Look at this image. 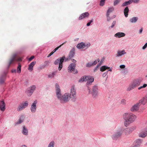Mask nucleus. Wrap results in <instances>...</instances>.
Masks as SVG:
<instances>
[{
    "instance_id": "obj_19",
    "label": "nucleus",
    "mask_w": 147,
    "mask_h": 147,
    "mask_svg": "<svg viewBox=\"0 0 147 147\" xmlns=\"http://www.w3.org/2000/svg\"><path fill=\"white\" fill-rule=\"evenodd\" d=\"M142 140L141 139H138L136 140L134 142V147H139L141 144Z\"/></svg>"
},
{
    "instance_id": "obj_59",
    "label": "nucleus",
    "mask_w": 147,
    "mask_h": 147,
    "mask_svg": "<svg viewBox=\"0 0 147 147\" xmlns=\"http://www.w3.org/2000/svg\"><path fill=\"white\" fill-rule=\"evenodd\" d=\"M71 59V58H69V56H68V57H67L66 58H65L64 61H69V59Z\"/></svg>"
},
{
    "instance_id": "obj_36",
    "label": "nucleus",
    "mask_w": 147,
    "mask_h": 147,
    "mask_svg": "<svg viewBox=\"0 0 147 147\" xmlns=\"http://www.w3.org/2000/svg\"><path fill=\"white\" fill-rule=\"evenodd\" d=\"M5 77V75H4L0 78V84H2L4 82Z\"/></svg>"
},
{
    "instance_id": "obj_55",
    "label": "nucleus",
    "mask_w": 147,
    "mask_h": 147,
    "mask_svg": "<svg viewBox=\"0 0 147 147\" xmlns=\"http://www.w3.org/2000/svg\"><path fill=\"white\" fill-rule=\"evenodd\" d=\"M120 67L121 69H124L125 67V65H121L120 66Z\"/></svg>"
},
{
    "instance_id": "obj_50",
    "label": "nucleus",
    "mask_w": 147,
    "mask_h": 147,
    "mask_svg": "<svg viewBox=\"0 0 147 147\" xmlns=\"http://www.w3.org/2000/svg\"><path fill=\"white\" fill-rule=\"evenodd\" d=\"M109 71H107V72L103 73L102 74V76L104 78L107 76L108 74Z\"/></svg>"
},
{
    "instance_id": "obj_23",
    "label": "nucleus",
    "mask_w": 147,
    "mask_h": 147,
    "mask_svg": "<svg viewBox=\"0 0 147 147\" xmlns=\"http://www.w3.org/2000/svg\"><path fill=\"white\" fill-rule=\"evenodd\" d=\"M36 63V62L35 61H33L29 65L28 69L30 71H31L33 70V67Z\"/></svg>"
},
{
    "instance_id": "obj_38",
    "label": "nucleus",
    "mask_w": 147,
    "mask_h": 147,
    "mask_svg": "<svg viewBox=\"0 0 147 147\" xmlns=\"http://www.w3.org/2000/svg\"><path fill=\"white\" fill-rule=\"evenodd\" d=\"M84 48H85L86 49L88 48L90 46V44L89 42H88L86 43H84Z\"/></svg>"
},
{
    "instance_id": "obj_28",
    "label": "nucleus",
    "mask_w": 147,
    "mask_h": 147,
    "mask_svg": "<svg viewBox=\"0 0 147 147\" xmlns=\"http://www.w3.org/2000/svg\"><path fill=\"white\" fill-rule=\"evenodd\" d=\"M131 0H129L128 1H125L121 5V7H124L130 5L131 3Z\"/></svg>"
},
{
    "instance_id": "obj_53",
    "label": "nucleus",
    "mask_w": 147,
    "mask_h": 147,
    "mask_svg": "<svg viewBox=\"0 0 147 147\" xmlns=\"http://www.w3.org/2000/svg\"><path fill=\"white\" fill-rule=\"evenodd\" d=\"M121 102L123 105H125L126 103V100L124 99H122L121 100Z\"/></svg>"
},
{
    "instance_id": "obj_31",
    "label": "nucleus",
    "mask_w": 147,
    "mask_h": 147,
    "mask_svg": "<svg viewBox=\"0 0 147 147\" xmlns=\"http://www.w3.org/2000/svg\"><path fill=\"white\" fill-rule=\"evenodd\" d=\"M114 10V8L113 7L109 8L107 11L106 14L110 15V13L113 11Z\"/></svg>"
},
{
    "instance_id": "obj_5",
    "label": "nucleus",
    "mask_w": 147,
    "mask_h": 147,
    "mask_svg": "<svg viewBox=\"0 0 147 147\" xmlns=\"http://www.w3.org/2000/svg\"><path fill=\"white\" fill-rule=\"evenodd\" d=\"M65 57L64 56L57 59L54 62V64L56 65L59 64L58 70L60 71L63 67V63L64 61Z\"/></svg>"
},
{
    "instance_id": "obj_27",
    "label": "nucleus",
    "mask_w": 147,
    "mask_h": 147,
    "mask_svg": "<svg viewBox=\"0 0 147 147\" xmlns=\"http://www.w3.org/2000/svg\"><path fill=\"white\" fill-rule=\"evenodd\" d=\"M24 119V116H22L20 117V119L16 123V125H18L21 123L23 122Z\"/></svg>"
},
{
    "instance_id": "obj_25",
    "label": "nucleus",
    "mask_w": 147,
    "mask_h": 147,
    "mask_svg": "<svg viewBox=\"0 0 147 147\" xmlns=\"http://www.w3.org/2000/svg\"><path fill=\"white\" fill-rule=\"evenodd\" d=\"M84 43L83 42H81L78 43L76 46L77 48L79 49H83L85 48Z\"/></svg>"
},
{
    "instance_id": "obj_29",
    "label": "nucleus",
    "mask_w": 147,
    "mask_h": 147,
    "mask_svg": "<svg viewBox=\"0 0 147 147\" xmlns=\"http://www.w3.org/2000/svg\"><path fill=\"white\" fill-rule=\"evenodd\" d=\"M129 11V8L128 7H126L124 9V13L125 17H128Z\"/></svg>"
},
{
    "instance_id": "obj_60",
    "label": "nucleus",
    "mask_w": 147,
    "mask_h": 147,
    "mask_svg": "<svg viewBox=\"0 0 147 147\" xmlns=\"http://www.w3.org/2000/svg\"><path fill=\"white\" fill-rule=\"evenodd\" d=\"M54 53L52 51L48 56L47 57H49L52 55Z\"/></svg>"
},
{
    "instance_id": "obj_56",
    "label": "nucleus",
    "mask_w": 147,
    "mask_h": 147,
    "mask_svg": "<svg viewBox=\"0 0 147 147\" xmlns=\"http://www.w3.org/2000/svg\"><path fill=\"white\" fill-rule=\"evenodd\" d=\"M71 61H72V63H74V64H76V61L74 59H71Z\"/></svg>"
},
{
    "instance_id": "obj_35",
    "label": "nucleus",
    "mask_w": 147,
    "mask_h": 147,
    "mask_svg": "<svg viewBox=\"0 0 147 147\" xmlns=\"http://www.w3.org/2000/svg\"><path fill=\"white\" fill-rule=\"evenodd\" d=\"M136 127L135 126H132L128 128V131L129 133L131 132L132 131L136 129Z\"/></svg>"
},
{
    "instance_id": "obj_16",
    "label": "nucleus",
    "mask_w": 147,
    "mask_h": 147,
    "mask_svg": "<svg viewBox=\"0 0 147 147\" xmlns=\"http://www.w3.org/2000/svg\"><path fill=\"white\" fill-rule=\"evenodd\" d=\"M88 77L86 80L87 83L86 84V86L90 85L94 81V79L93 77L90 76H87Z\"/></svg>"
},
{
    "instance_id": "obj_13",
    "label": "nucleus",
    "mask_w": 147,
    "mask_h": 147,
    "mask_svg": "<svg viewBox=\"0 0 147 147\" xmlns=\"http://www.w3.org/2000/svg\"><path fill=\"white\" fill-rule=\"evenodd\" d=\"M141 104L138 102L133 105L130 108V110L132 112H136L138 111Z\"/></svg>"
},
{
    "instance_id": "obj_30",
    "label": "nucleus",
    "mask_w": 147,
    "mask_h": 147,
    "mask_svg": "<svg viewBox=\"0 0 147 147\" xmlns=\"http://www.w3.org/2000/svg\"><path fill=\"white\" fill-rule=\"evenodd\" d=\"M56 71H54L52 73H50L48 75V77L50 78H53L56 75Z\"/></svg>"
},
{
    "instance_id": "obj_44",
    "label": "nucleus",
    "mask_w": 147,
    "mask_h": 147,
    "mask_svg": "<svg viewBox=\"0 0 147 147\" xmlns=\"http://www.w3.org/2000/svg\"><path fill=\"white\" fill-rule=\"evenodd\" d=\"M50 62L49 61H47L45 62L44 65H45V67H46L49 65Z\"/></svg>"
},
{
    "instance_id": "obj_57",
    "label": "nucleus",
    "mask_w": 147,
    "mask_h": 147,
    "mask_svg": "<svg viewBox=\"0 0 147 147\" xmlns=\"http://www.w3.org/2000/svg\"><path fill=\"white\" fill-rule=\"evenodd\" d=\"M34 58V56H31L28 59V60L29 61H30L32 60Z\"/></svg>"
},
{
    "instance_id": "obj_52",
    "label": "nucleus",
    "mask_w": 147,
    "mask_h": 147,
    "mask_svg": "<svg viewBox=\"0 0 147 147\" xmlns=\"http://www.w3.org/2000/svg\"><path fill=\"white\" fill-rule=\"evenodd\" d=\"M147 47V42L142 47V49L143 50L145 49Z\"/></svg>"
},
{
    "instance_id": "obj_41",
    "label": "nucleus",
    "mask_w": 147,
    "mask_h": 147,
    "mask_svg": "<svg viewBox=\"0 0 147 147\" xmlns=\"http://www.w3.org/2000/svg\"><path fill=\"white\" fill-rule=\"evenodd\" d=\"M92 66H93V63H92V62H91L87 63L86 64V67H91Z\"/></svg>"
},
{
    "instance_id": "obj_47",
    "label": "nucleus",
    "mask_w": 147,
    "mask_h": 147,
    "mask_svg": "<svg viewBox=\"0 0 147 147\" xmlns=\"http://www.w3.org/2000/svg\"><path fill=\"white\" fill-rule=\"evenodd\" d=\"M100 61V59H97L95 61L93 62L92 63H93V66L96 65L97 62H99Z\"/></svg>"
},
{
    "instance_id": "obj_39",
    "label": "nucleus",
    "mask_w": 147,
    "mask_h": 147,
    "mask_svg": "<svg viewBox=\"0 0 147 147\" xmlns=\"http://www.w3.org/2000/svg\"><path fill=\"white\" fill-rule=\"evenodd\" d=\"M66 42H65L64 43H63L61 45H60L59 46L57 47H56L55 49L52 52L54 53L62 45H63L64 44H65L66 43Z\"/></svg>"
},
{
    "instance_id": "obj_58",
    "label": "nucleus",
    "mask_w": 147,
    "mask_h": 147,
    "mask_svg": "<svg viewBox=\"0 0 147 147\" xmlns=\"http://www.w3.org/2000/svg\"><path fill=\"white\" fill-rule=\"evenodd\" d=\"M143 29L142 28H141L139 30V34H141L142 33L143 31Z\"/></svg>"
},
{
    "instance_id": "obj_61",
    "label": "nucleus",
    "mask_w": 147,
    "mask_h": 147,
    "mask_svg": "<svg viewBox=\"0 0 147 147\" xmlns=\"http://www.w3.org/2000/svg\"><path fill=\"white\" fill-rule=\"evenodd\" d=\"M20 147H27V146L26 145L23 144L21 145Z\"/></svg>"
},
{
    "instance_id": "obj_45",
    "label": "nucleus",
    "mask_w": 147,
    "mask_h": 147,
    "mask_svg": "<svg viewBox=\"0 0 147 147\" xmlns=\"http://www.w3.org/2000/svg\"><path fill=\"white\" fill-rule=\"evenodd\" d=\"M106 15L107 18V21H109L111 19H112V18H111L109 16L110 15L106 14Z\"/></svg>"
},
{
    "instance_id": "obj_54",
    "label": "nucleus",
    "mask_w": 147,
    "mask_h": 147,
    "mask_svg": "<svg viewBox=\"0 0 147 147\" xmlns=\"http://www.w3.org/2000/svg\"><path fill=\"white\" fill-rule=\"evenodd\" d=\"M45 67V65H41V66H40L39 67V68L40 69H44Z\"/></svg>"
},
{
    "instance_id": "obj_43",
    "label": "nucleus",
    "mask_w": 147,
    "mask_h": 147,
    "mask_svg": "<svg viewBox=\"0 0 147 147\" xmlns=\"http://www.w3.org/2000/svg\"><path fill=\"white\" fill-rule=\"evenodd\" d=\"M105 0H100V5L101 6H103L105 3Z\"/></svg>"
},
{
    "instance_id": "obj_42",
    "label": "nucleus",
    "mask_w": 147,
    "mask_h": 147,
    "mask_svg": "<svg viewBox=\"0 0 147 147\" xmlns=\"http://www.w3.org/2000/svg\"><path fill=\"white\" fill-rule=\"evenodd\" d=\"M21 71V65L20 64H19L17 69V72L18 73H20Z\"/></svg>"
},
{
    "instance_id": "obj_48",
    "label": "nucleus",
    "mask_w": 147,
    "mask_h": 147,
    "mask_svg": "<svg viewBox=\"0 0 147 147\" xmlns=\"http://www.w3.org/2000/svg\"><path fill=\"white\" fill-rule=\"evenodd\" d=\"M131 3L133 2L135 3H138L140 2V0H131Z\"/></svg>"
},
{
    "instance_id": "obj_62",
    "label": "nucleus",
    "mask_w": 147,
    "mask_h": 147,
    "mask_svg": "<svg viewBox=\"0 0 147 147\" xmlns=\"http://www.w3.org/2000/svg\"><path fill=\"white\" fill-rule=\"evenodd\" d=\"M16 69H13L12 70V73H16Z\"/></svg>"
},
{
    "instance_id": "obj_34",
    "label": "nucleus",
    "mask_w": 147,
    "mask_h": 147,
    "mask_svg": "<svg viewBox=\"0 0 147 147\" xmlns=\"http://www.w3.org/2000/svg\"><path fill=\"white\" fill-rule=\"evenodd\" d=\"M55 142L53 141H52L49 144L47 147H55Z\"/></svg>"
},
{
    "instance_id": "obj_3",
    "label": "nucleus",
    "mask_w": 147,
    "mask_h": 147,
    "mask_svg": "<svg viewBox=\"0 0 147 147\" xmlns=\"http://www.w3.org/2000/svg\"><path fill=\"white\" fill-rule=\"evenodd\" d=\"M140 81L137 79L134 80L130 84L127 88V90L130 91L136 87L139 86L141 84Z\"/></svg>"
},
{
    "instance_id": "obj_1",
    "label": "nucleus",
    "mask_w": 147,
    "mask_h": 147,
    "mask_svg": "<svg viewBox=\"0 0 147 147\" xmlns=\"http://www.w3.org/2000/svg\"><path fill=\"white\" fill-rule=\"evenodd\" d=\"M70 99L73 102H75L76 99V90L74 86L71 87L70 93H66L63 95L59 101L62 103H65L69 101Z\"/></svg>"
},
{
    "instance_id": "obj_51",
    "label": "nucleus",
    "mask_w": 147,
    "mask_h": 147,
    "mask_svg": "<svg viewBox=\"0 0 147 147\" xmlns=\"http://www.w3.org/2000/svg\"><path fill=\"white\" fill-rule=\"evenodd\" d=\"M116 24V21H113L112 23V25L111 26V28H113L114 27V26H115V25Z\"/></svg>"
},
{
    "instance_id": "obj_22",
    "label": "nucleus",
    "mask_w": 147,
    "mask_h": 147,
    "mask_svg": "<svg viewBox=\"0 0 147 147\" xmlns=\"http://www.w3.org/2000/svg\"><path fill=\"white\" fill-rule=\"evenodd\" d=\"M125 34L123 32H118L114 35V37L117 38H120L122 37H124L125 36Z\"/></svg>"
},
{
    "instance_id": "obj_15",
    "label": "nucleus",
    "mask_w": 147,
    "mask_h": 147,
    "mask_svg": "<svg viewBox=\"0 0 147 147\" xmlns=\"http://www.w3.org/2000/svg\"><path fill=\"white\" fill-rule=\"evenodd\" d=\"M147 136V127L145 128L140 133L139 136L141 138H144Z\"/></svg>"
},
{
    "instance_id": "obj_8",
    "label": "nucleus",
    "mask_w": 147,
    "mask_h": 147,
    "mask_svg": "<svg viewBox=\"0 0 147 147\" xmlns=\"http://www.w3.org/2000/svg\"><path fill=\"white\" fill-rule=\"evenodd\" d=\"M98 88L97 85H95L92 87L91 94L94 98H96L98 96Z\"/></svg>"
},
{
    "instance_id": "obj_9",
    "label": "nucleus",
    "mask_w": 147,
    "mask_h": 147,
    "mask_svg": "<svg viewBox=\"0 0 147 147\" xmlns=\"http://www.w3.org/2000/svg\"><path fill=\"white\" fill-rule=\"evenodd\" d=\"M28 105V102L27 101H25L19 105L17 109V110L18 111H20L27 107Z\"/></svg>"
},
{
    "instance_id": "obj_24",
    "label": "nucleus",
    "mask_w": 147,
    "mask_h": 147,
    "mask_svg": "<svg viewBox=\"0 0 147 147\" xmlns=\"http://www.w3.org/2000/svg\"><path fill=\"white\" fill-rule=\"evenodd\" d=\"M138 18L136 17H134L129 19V22L131 23H135L138 20Z\"/></svg>"
},
{
    "instance_id": "obj_20",
    "label": "nucleus",
    "mask_w": 147,
    "mask_h": 147,
    "mask_svg": "<svg viewBox=\"0 0 147 147\" xmlns=\"http://www.w3.org/2000/svg\"><path fill=\"white\" fill-rule=\"evenodd\" d=\"M0 108L1 110L2 111H4L5 109V103L3 100L0 102Z\"/></svg>"
},
{
    "instance_id": "obj_12",
    "label": "nucleus",
    "mask_w": 147,
    "mask_h": 147,
    "mask_svg": "<svg viewBox=\"0 0 147 147\" xmlns=\"http://www.w3.org/2000/svg\"><path fill=\"white\" fill-rule=\"evenodd\" d=\"M37 101V100H34L31 104L30 108L31 111L32 113H35L36 111Z\"/></svg>"
},
{
    "instance_id": "obj_33",
    "label": "nucleus",
    "mask_w": 147,
    "mask_h": 147,
    "mask_svg": "<svg viewBox=\"0 0 147 147\" xmlns=\"http://www.w3.org/2000/svg\"><path fill=\"white\" fill-rule=\"evenodd\" d=\"M110 68L109 67H107L105 65H104L101 67L100 68V70L101 71L103 72L105 71L107 69H109Z\"/></svg>"
},
{
    "instance_id": "obj_11",
    "label": "nucleus",
    "mask_w": 147,
    "mask_h": 147,
    "mask_svg": "<svg viewBox=\"0 0 147 147\" xmlns=\"http://www.w3.org/2000/svg\"><path fill=\"white\" fill-rule=\"evenodd\" d=\"M122 133V131H117L111 136V137L113 140H117L120 137Z\"/></svg>"
},
{
    "instance_id": "obj_32",
    "label": "nucleus",
    "mask_w": 147,
    "mask_h": 147,
    "mask_svg": "<svg viewBox=\"0 0 147 147\" xmlns=\"http://www.w3.org/2000/svg\"><path fill=\"white\" fill-rule=\"evenodd\" d=\"M88 77H87V76H83L79 80V82H82L84 81H86V80Z\"/></svg>"
},
{
    "instance_id": "obj_37",
    "label": "nucleus",
    "mask_w": 147,
    "mask_h": 147,
    "mask_svg": "<svg viewBox=\"0 0 147 147\" xmlns=\"http://www.w3.org/2000/svg\"><path fill=\"white\" fill-rule=\"evenodd\" d=\"M147 86V84H144L142 86H141L138 88V90H142L144 89Z\"/></svg>"
},
{
    "instance_id": "obj_21",
    "label": "nucleus",
    "mask_w": 147,
    "mask_h": 147,
    "mask_svg": "<svg viewBox=\"0 0 147 147\" xmlns=\"http://www.w3.org/2000/svg\"><path fill=\"white\" fill-rule=\"evenodd\" d=\"M139 102L140 104L145 105L147 102V95H146L145 97H143L140 100Z\"/></svg>"
},
{
    "instance_id": "obj_46",
    "label": "nucleus",
    "mask_w": 147,
    "mask_h": 147,
    "mask_svg": "<svg viewBox=\"0 0 147 147\" xmlns=\"http://www.w3.org/2000/svg\"><path fill=\"white\" fill-rule=\"evenodd\" d=\"M100 66V65H97V66L95 67L94 69V72H96L97 71L98 68Z\"/></svg>"
},
{
    "instance_id": "obj_6",
    "label": "nucleus",
    "mask_w": 147,
    "mask_h": 147,
    "mask_svg": "<svg viewBox=\"0 0 147 147\" xmlns=\"http://www.w3.org/2000/svg\"><path fill=\"white\" fill-rule=\"evenodd\" d=\"M76 66V64L70 63L68 67V71L69 73H73L74 74H77L78 73L77 70L75 68Z\"/></svg>"
},
{
    "instance_id": "obj_4",
    "label": "nucleus",
    "mask_w": 147,
    "mask_h": 147,
    "mask_svg": "<svg viewBox=\"0 0 147 147\" xmlns=\"http://www.w3.org/2000/svg\"><path fill=\"white\" fill-rule=\"evenodd\" d=\"M18 55L17 53H13L9 60V66L11 64L13 63L14 61H22V59L20 57L16 58Z\"/></svg>"
},
{
    "instance_id": "obj_2",
    "label": "nucleus",
    "mask_w": 147,
    "mask_h": 147,
    "mask_svg": "<svg viewBox=\"0 0 147 147\" xmlns=\"http://www.w3.org/2000/svg\"><path fill=\"white\" fill-rule=\"evenodd\" d=\"M123 118L124 120V125L127 127L135 121L136 117L132 113H124L123 115Z\"/></svg>"
},
{
    "instance_id": "obj_49",
    "label": "nucleus",
    "mask_w": 147,
    "mask_h": 147,
    "mask_svg": "<svg viewBox=\"0 0 147 147\" xmlns=\"http://www.w3.org/2000/svg\"><path fill=\"white\" fill-rule=\"evenodd\" d=\"M94 19H93L92 18V19L90 21L88 22L86 24V26H89L90 25V24L93 21Z\"/></svg>"
},
{
    "instance_id": "obj_18",
    "label": "nucleus",
    "mask_w": 147,
    "mask_h": 147,
    "mask_svg": "<svg viewBox=\"0 0 147 147\" xmlns=\"http://www.w3.org/2000/svg\"><path fill=\"white\" fill-rule=\"evenodd\" d=\"M22 133L25 136H27L28 135V130L25 125L22 126Z\"/></svg>"
},
{
    "instance_id": "obj_40",
    "label": "nucleus",
    "mask_w": 147,
    "mask_h": 147,
    "mask_svg": "<svg viewBox=\"0 0 147 147\" xmlns=\"http://www.w3.org/2000/svg\"><path fill=\"white\" fill-rule=\"evenodd\" d=\"M120 1L119 0H115L113 2V5L116 6L118 4Z\"/></svg>"
},
{
    "instance_id": "obj_64",
    "label": "nucleus",
    "mask_w": 147,
    "mask_h": 147,
    "mask_svg": "<svg viewBox=\"0 0 147 147\" xmlns=\"http://www.w3.org/2000/svg\"><path fill=\"white\" fill-rule=\"evenodd\" d=\"M78 39H79V38H77L75 39L74 40V41H76L78 40Z\"/></svg>"
},
{
    "instance_id": "obj_26",
    "label": "nucleus",
    "mask_w": 147,
    "mask_h": 147,
    "mask_svg": "<svg viewBox=\"0 0 147 147\" xmlns=\"http://www.w3.org/2000/svg\"><path fill=\"white\" fill-rule=\"evenodd\" d=\"M74 51L75 49L74 48L71 50L68 56L69 58H71L74 56Z\"/></svg>"
},
{
    "instance_id": "obj_7",
    "label": "nucleus",
    "mask_w": 147,
    "mask_h": 147,
    "mask_svg": "<svg viewBox=\"0 0 147 147\" xmlns=\"http://www.w3.org/2000/svg\"><path fill=\"white\" fill-rule=\"evenodd\" d=\"M55 88L57 97L59 100L62 95L61 94V90L58 84H55Z\"/></svg>"
},
{
    "instance_id": "obj_63",
    "label": "nucleus",
    "mask_w": 147,
    "mask_h": 147,
    "mask_svg": "<svg viewBox=\"0 0 147 147\" xmlns=\"http://www.w3.org/2000/svg\"><path fill=\"white\" fill-rule=\"evenodd\" d=\"M102 62H103L102 60H101V61H100V63L99 65H101V63H102Z\"/></svg>"
},
{
    "instance_id": "obj_17",
    "label": "nucleus",
    "mask_w": 147,
    "mask_h": 147,
    "mask_svg": "<svg viewBox=\"0 0 147 147\" xmlns=\"http://www.w3.org/2000/svg\"><path fill=\"white\" fill-rule=\"evenodd\" d=\"M89 13L88 12H86L82 14L79 17L78 19L81 20L86 18H88Z\"/></svg>"
},
{
    "instance_id": "obj_14",
    "label": "nucleus",
    "mask_w": 147,
    "mask_h": 147,
    "mask_svg": "<svg viewBox=\"0 0 147 147\" xmlns=\"http://www.w3.org/2000/svg\"><path fill=\"white\" fill-rule=\"evenodd\" d=\"M126 52L124 49L122 50H118L117 51V53L115 55V57H121L126 54Z\"/></svg>"
},
{
    "instance_id": "obj_10",
    "label": "nucleus",
    "mask_w": 147,
    "mask_h": 147,
    "mask_svg": "<svg viewBox=\"0 0 147 147\" xmlns=\"http://www.w3.org/2000/svg\"><path fill=\"white\" fill-rule=\"evenodd\" d=\"M36 87L35 85H33L28 88L26 93L28 96H30L33 93L34 91L35 90Z\"/></svg>"
}]
</instances>
